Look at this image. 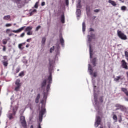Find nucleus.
<instances>
[{"mask_svg":"<svg viewBox=\"0 0 128 128\" xmlns=\"http://www.w3.org/2000/svg\"><path fill=\"white\" fill-rule=\"evenodd\" d=\"M122 68H124V70H128V63L126 62L124 60H122Z\"/></svg>","mask_w":128,"mask_h":128,"instance_id":"nucleus-7","label":"nucleus"},{"mask_svg":"<svg viewBox=\"0 0 128 128\" xmlns=\"http://www.w3.org/2000/svg\"><path fill=\"white\" fill-rule=\"evenodd\" d=\"M120 110L122 112H124V110H126V107H124V106L121 105V107L120 108Z\"/></svg>","mask_w":128,"mask_h":128,"instance_id":"nucleus-28","label":"nucleus"},{"mask_svg":"<svg viewBox=\"0 0 128 128\" xmlns=\"http://www.w3.org/2000/svg\"><path fill=\"white\" fill-rule=\"evenodd\" d=\"M11 31H12V30H10V29H8L6 30V32L7 34H8L9 32H10Z\"/></svg>","mask_w":128,"mask_h":128,"instance_id":"nucleus-48","label":"nucleus"},{"mask_svg":"<svg viewBox=\"0 0 128 128\" xmlns=\"http://www.w3.org/2000/svg\"><path fill=\"white\" fill-rule=\"evenodd\" d=\"M16 86H22V84L20 83V79L16 80Z\"/></svg>","mask_w":128,"mask_h":128,"instance_id":"nucleus-20","label":"nucleus"},{"mask_svg":"<svg viewBox=\"0 0 128 128\" xmlns=\"http://www.w3.org/2000/svg\"><path fill=\"white\" fill-rule=\"evenodd\" d=\"M60 42L62 46H64V38H62V34L60 36Z\"/></svg>","mask_w":128,"mask_h":128,"instance_id":"nucleus-9","label":"nucleus"},{"mask_svg":"<svg viewBox=\"0 0 128 128\" xmlns=\"http://www.w3.org/2000/svg\"><path fill=\"white\" fill-rule=\"evenodd\" d=\"M113 120L116 121V122H118V116L114 115L113 116Z\"/></svg>","mask_w":128,"mask_h":128,"instance_id":"nucleus-32","label":"nucleus"},{"mask_svg":"<svg viewBox=\"0 0 128 128\" xmlns=\"http://www.w3.org/2000/svg\"><path fill=\"white\" fill-rule=\"evenodd\" d=\"M19 76H20V78H22V76H24V72H21L19 74Z\"/></svg>","mask_w":128,"mask_h":128,"instance_id":"nucleus-33","label":"nucleus"},{"mask_svg":"<svg viewBox=\"0 0 128 128\" xmlns=\"http://www.w3.org/2000/svg\"><path fill=\"white\" fill-rule=\"evenodd\" d=\"M121 10H122L126 11V6H123L122 7Z\"/></svg>","mask_w":128,"mask_h":128,"instance_id":"nucleus-37","label":"nucleus"},{"mask_svg":"<svg viewBox=\"0 0 128 128\" xmlns=\"http://www.w3.org/2000/svg\"><path fill=\"white\" fill-rule=\"evenodd\" d=\"M125 56H126V58H128V52H125Z\"/></svg>","mask_w":128,"mask_h":128,"instance_id":"nucleus-49","label":"nucleus"},{"mask_svg":"<svg viewBox=\"0 0 128 128\" xmlns=\"http://www.w3.org/2000/svg\"><path fill=\"white\" fill-rule=\"evenodd\" d=\"M2 108H0V118L2 116Z\"/></svg>","mask_w":128,"mask_h":128,"instance_id":"nucleus-46","label":"nucleus"},{"mask_svg":"<svg viewBox=\"0 0 128 128\" xmlns=\"http://www.w3.org/2000/svg\"><path fill=\"white\" fill-rule=\"evenodd\" d=\"M12 114H10L8 116V118H10V120H12L14 118V116H12Z\"/></svg>","mask_w":128,"mask_h":128,"instance_id":"nucleus-36","label":"nucleus"},{"mask_svg":"<svg viewBox=\"0 0 128 128\" xmlns=\"http://www.w3.org/2000/svg\"><path fill=\"white\" fill-rule=\"evenodd\" d=\"M55 48L54 46L52 48H50V53L52 54V52H54Z\"/></svg>","mask_w":128,"mask_h":128,"instance_id":"nucleus-35","label":"nucleus"},{"mask_svg":"<svg viewBox=\"0 0 128 128\" xmlns=\"http://www.w3.org/2000/svg\"><path fill=\"white\" fill-rule=\"evenodd\" d=\"M3 20H10V22L12 21V16H6L4 17Z\"/></svg>","mask_w":128,"mask_h":128,"instance_id":"nucleus-12","label":"nucleus"},{"mask_svg":"<svg viewBox=\"0 0 128 128\" xmlns=\"http://www.w3.org/2000/svg\"><path fill=\"white\" fill-rule=\"evenodd\" d=\"M76 14L78 18H80V15L82 14V10H80V9L77 10Z\"/></svg>","mask_w":128,"mask_h":128,"instance_id":"nucleus-21","label":"nucleus"},{"mask_svg":"<svg viewBox=\"0 0 128 128\" xmlns=\"http://www.w3.org/2000/svg\"><path fill=\"white\" fill-rule=\"evenodd\" d=\"M38 128H42V126H40V124H39Z\"/></svg>","mask_w":128,"mask_h":128,"instance_id":"nucleus-60","label":"nucleus"},{"mask_svg":"<svg viewBox=\"0 0 128 128\" xmlns=\"http://www.w3.org/2000/svg\"><path fill=\"white\" fill-rule=\"evenodd\" d=\"M3 48V52H6V46H2Z\"/></svg>","mask_w":128,"mask_h":128,"instance_id":"nucleus-43","label":"nucleus"},{"mask_svg":"<svg viewBox=\"0 0 128 128\" xmlns=\"http://www.w3.org/2000/svg\"><path fill=\"white\" fill-rule=\"evenodd\" d=\"M97 99H96V97H95V102H96Z\"/></svg>","mask_w":128,"mask_h":128,"instance_id":"nucleus-63","label":"nucleus"},{"mask_svg":"<svg viewBox=\"0 0 128 128\" xmlns=\"http://www.w3.org/2000/svg\"><path fill=\"white\" fill-rule=\"evenodd\" d=\"M46 38L45 37L43 38L42 39V44H46Z\"/></svg>","mask_w":128,"mask_h":128,"instance_id":"nucleus-27","label":"nucleus"},{"mask_svg":"<svg viewBox=\"0 0 128 128\" xmlns=\"http://www.w3.org/2000/svg\"><path fill=\"white\" fill-rule=\"evenodd\" d=\"M61 22L62 24H64V22H66V17L64 16V14L61 16Z\"/></svg>","mask_w":128,"mask_h":128,"instance_id":"nucleus-17","label":"nucleus"},{"mask_svg":"<svg viewBox=\"0 0 128 128\" xmlns=\"http://www.w3.org/2000/svg\"><path fill=\"white\" fill-rule=\"evenodd\" d=\"M88 42H92V40H96V35L94 34H92L91 36H88Z\"/></svg>","mask_w":128,"mask_h":128,"instance_id":"nucleus-10","label":"nucleus"},{"mask_svg":"<svg viewBox=\"0 0 128 128\" xmlns=\"http://www.w3.org/2000/svg\"><path fill=\"white\" fill-rule=\"evenodd\" d=\"M24 44H26V43H23V44H19L18 48H19L20 50H24V48H22V47L23 46Z\"/></svg>","mask_w":128,"mask_h":128,"instance_id":"nucleus-29","label":"nucleus"},{"mask_svg":"<svg viewBox=\"0 0 128 128\" xmlns=\"http://www.w3.org/2000/svg\"><path fill=\"white\" fill-rule=\"evenodd\" d=\"M92 64L94 66H96V58H95L92 60Z\"/></svg>","mask_w":128,"mask_h":128,"instance_id":"nucleus-26","label":"nucleus"},{"mask_svg":"<svg viewBox=\"0 0 128 128\" xmlns=\"http://www.w3.org/2000/svg\"><path fill=\"white\" fill-rule=\"evenodd\" d=\"M100 102H104V97L103 96L100 97Z\"/></svg>","mask_w":128,"mask_h":128,"instance_id":"nucleus-42","label":"nucleus"},{"mask_svg":"<svg viewBox=\"0 0 128 128\" xmlns=\"http://www.w3.org/2000/svg\"><path fill=\"white\" fill-rule=\"evenodd\" d=\"M118 36H119L120 38L122 40H128V37L124 34L122 32V31L118 30Z\"/></svg>","mask_w":128,"mask_h":128,"instance_id":"nucleus-2","label":"nucleus"},{"mask_svg":"<svg viewBox=\"0 0 128 128\" xmlns=\"http://www.w3.org/2000/svg\"><path fill=\"white\" fill-rule=\"evenodd\" d=\"M14 2L18 4V6H22L23 2L22 0H14Z\"/></svg>","mask_w":128,"mask_h":128,"instance_id":"nucleus-16","label":"nucleus"},{"mask_svg":"<svg viewBox=\"0 0 128 128\" xmlns=\"http://www.w3.org/2000/svg\"><path fill=\"white\" fill-rule=\"evenodd\" d=\"M32 26H28L26 28L25 32H27V36H32L34 32H32Z\"/></svg>","mask_w":128,"mask_h":128,"instance_id":"nucleus-5","label":"nucleus"},{"mask_svg":"<svg viewBox=\"0 0 128 128\" xmlns=\"http://www.w3.org/2000/svg\"><path fill=\"white\" fill-rule=\"evenodd\" d=\"M35 8H38V3L36 2L34 6Z\"/></svg>","mask_w":128,"mask_h":128,"instance_id":"nucleus-41","label":"nucleus"},{"mask_svg":"<svg viewBox=\"0 0 128 128\" xmlns=\"http://www.w3.org/2000/svg\"><path fill=\"white\" fill-rule=\"evenodd\" d=\"M126 100L127 102H128V99H126Z\"/></svg>","mask_w":128,"mask_h":128,"instance_id":"nucleus-64","label":"nucleus"},{"mask_svg":"<svg viewBox=\"0 0 128 128\" xmlns=\"http://www.w3.org/2000/svg\"><path fill=\"white\" fill-rule=\"evenodd\" d=\"M36 12H38V10H30V16H34V14H36Z\"/></svg>","mask_w":128,"mask_h":128,"instance_id":"nucleus-11","label":"nucleus"},{"mask_svg":"<svg viewBox=\"0 0 128 128\" xmlns=\"http://www.w3.org/2000/svg\"><path fill=\"white\" fill-rule=\"evenodd\" d=\"M101 122H102V119L100 118V117L97 116L96 121L95 124V126H96V128H98V126H100V124Z\"/></svg>","mask_w":128,"mask_h":128,"instance_id":"nucleus-6","label":"nucleus"},{"mask_svg":"<svg viewBox=\"0 0 128 128\" xmlns=\"http://www.w3.org/2000/svg\"><path fill=\"white\" fill-rule=\"evenodd\" d=\"M26 36V33H22L21 35H20V37H21V38H24V36Z\"/></svg>","mask_w":128,"mask_h":128,"instance_id":"nucleus-47","label":"nucleus"},{"mask_svg":"<svg viewBox=\"0 0 128 128\" xmlns=\"http://www.w3.org/2000/svg\"><path fill=\"white\" fill-rule=\"evenodd\" d=\"M8 44V40H3V44Z\"/></svg>","mask_w":128,"mask_h":128,"instance_id":"nucleus-44","label":"nucleus"},{"mask_svg":"<svg viewBox=\"0 0 128 128\" xmlns=\"http://www.w3.org/2000/svg\"><path fill=\"white\" fill-rule=\"evenodd\" d=\"M26 48H30V45H29V44H27V45L26 46Z\"/></svg>","mask_w":128,"mask_h":128,"instance_id":"nucleus-59","label":"nucleus"},{"mask_svg":"<svg viewBox=\"0 0 128 128\" xmlns=\"http://www.w3.org/2000/svg\"><path fill=\"white\" fill-rule=\"evenodd\" d=\"M97 76H98V75L96 74V73L95 72V73L94 74V78H96Z\"/></svg>","mask_w":128,"mask_h":128,"instance_id":"nucleus-55","label":"nucleus"},{"mask_svg":"<svg viewBox=\"0 0 128 128\" xmlns=\"http://www.w3.org/2000/svg\"><path fill=\"white\" fill-rule=\"evenodd\" d=\"M109 4H110L113 6H116V3L114 2V1H112V0H110L108 1Z\"/></svg>","mask_w":128,"mask_h":128,"instance_id":"nucleus-19","label":"nucleus"},{"mask_svg":"<svg viewBox=\"0 0 128 128\" xmlns=\"http://www.w3.org/2000/svg\"><path fill=\"white\" fill-rule=\"evenodd\" d=\"M94 12L98 13V12H100V10H94Z\"/></svg>","mask_w":128,"mask_h":128,"instance_id":"nucleus-53","label":"nucleus"},{"mask_svg":"<svg viewBox=\"0 0 128 128\" xmlns=\"http://www.w3.org/2000/svg\"><path fill=\"white\" fill-rule=\"evenodd\" d=\"M14 36V34H12L9 35V36Z\"/></svg>","mask_w":128,"mask_h":128,"instance_id":"nucleus-61","label":"nucleus"},{"mask_svg":"<svg viewBox=\"0 0 128 128\" xmlns=\"http://www.w3.org/2000/svg\"><path fill=\"white\" fill-rule=\"evenodd\" d=\"M3 65L6 68H8V60H3L2 62Z\"/></svg>","mask_w":128,"mask_h":128,"instance_id":"nucleus-13","label":"nucleus"},{"mask_svg":"<svg viewBox=\"0 0 128 128\" xmlns=\"http://www.w3.org/2000/svg\"><path fill=\"white\" fill-rule=\"evenodd\" d=\"M30 110H32V108L30 107Z\"/></svg>","mask_w":128,"mask_h":128,"instance_id":"nucleus-62","label":"nucleus"},{"mask_svg":"<svg viewBox=\"0 0 128 128\" xmlns=\"http://www.w3.org/2000/svg\"><path fill=\"white\" fill-rule=\"evenodd\" d=\"M3 58H4V60H8V56H4L3 57Z\"/></svg>","mask_w":128,"mask_h":128,"instance_id":"nucleus-51","label":"nucleus"},{"mask_svg":"<svg viewBox=\"0 0 128 128\" xmlns=\"http://www.w3.org/2000/svg\"><path fill=\"white\" fill-rule=\"evenodd\" d=\"M89 70L90 74L92 76V74H94V70H92V66H90V64H89Z\"/></svg>","mask_w":128,"mask_h":128,"instance_id":"nucleus-24","label":"nucleus"},{"mask_svg":"<svg viewBox=\"0 0 128 128\" xmlns=\"http://www.w3.org/2000/svg\"><path fill=\"white\" fill-rule=\"evenodd\" d=\"M20 72V68H17L16 69V74H18Z\"/></svg>","mask_w":128,"mask_h":128,"instance_id":"nucleus-38","label":"nucleus"},{"mask_svg":"<svg viewBox=\"0 0 128 128\" xmlns=\"http://www.w3.org/2000/svg\"><path fill=\"white\" fill-rule=\"evenodd\" d=\"M46 6V2H42V6Z\"/></svg>","mask_w":128,"mask_h":128,"instance_id":"nucleus-52","label":"nucleus"},{"mask_svg":"<svg viewBox=\"0 0 128 128\" xmlns=\"http://www.w3.org/2000/svg\"><path fill=\"white\" fill-rule=\"evenodd\" d=\"M115 106H116V108H117L116 109V110H120V108L122 106V105H120V104H116Z\"/></svg>","mask_w":128,"mask_h":128,"instance_id":"nucleus-22","label":"nucleus"},{"mask_svg":"<svg viewBox=\"0 0 128 128\" xmlns=\"http://www.w3.org/2000/svg\"><path fill=\"white\" fill-rule=\"evenodd\" d=\"M86 22H84L82 24V30H83L84 32H86Z\"/></svg>","mask_w":128,"mask_h":128,"instance_id":"nucleus-25","label":"nucleus"},{"mask_svg":"<svg viewBox=\"0 0 128 128\" xmlns=\"http://www.w3.org/2000/svg\"><path fill=\"white\" fill-rule=\"evenodd\" d=\"M90 32H94V30L92 28H90Z\"/></svg>","mask_w":128,"mask_h":128,"instance_id":"nucleus-58","label":"nucleus"},{"mask_svg":"<svg viewBox=\"0 0 128 128\" xmlns=\"http://www.w3.org/2000/svg\"><path fill=\"white\" fill-rule=\"evenodd\" d=\"M32 40V38L27 40V42H30V40Z\"/></svg>","mask_w":128,"mask_h":128,"instance_id":"nucleus-57","label":"nucleus"},{"mask_svg":"<svg viewBox=\"0 0 128 128\" xmlns=\"http://www.w3.org/2000/svg\"><path fill=\"white\" fill-rule=\"evenodd\" d=\"M18 106H15L13 108V114H14V116H16V112H18Z\"/></svg>","mask_w":128,"mask_h":128,"instance_id":"nucleus-14","label":"nucleus"},{"mask_svg":"<svg viewBox=\"0 0 128 128\" xmlns=\"http://www.w3.org/2000/svg\"><path fill=\"white\" fill-rule=\"evenodd\" d=\"M122 92H124L126 96H128V89L126 88H121Z\"/></svg>","mask_w":128,"mask_h":128,"instance_id":"nucleus-15","label":"nucleus"},{"mask_svg":"<svg viewBox=\"0 0 128 128\" xmlns=\"http://www.w3.org/2000/svg\"><path fill=\"white\" fill-rule=\"evenodd\" d=\"M42 28V26H38L36 28V32H38V30H40V28Z\"/></svg>","mask_w":128,"mask_h":128,"instance_id":"nucleus-39","label":"nucleus"},{"mask_svg":"<svg viewBox=\"0 0 128 128\" xmlns=\"http://www.w3.org/2000/svg\"><path fill=\"white\" fill-rule=\"evenodd\" d=\"M120 80H124V78H122V76H119L116 77V78H114V81L118 82Z\"/></svg>","mask_w":128,"mask_h":128,"instance_id":"nucleus-18","label":"nucleus"},{"mask_svg":"<svg viewBox=\"0 0 128 128\" xmlns=\"http://www.w3.org/2000/svg\"><path fill=\"white\" fill-rule=\"evenodd\" d=\"M40 94H38L36 100H40Z\"/></svg>","mask_w":128,"mask_h":128,"instance_id":"nucleus-40","label":"nucleus"},{"mask_svg":"<svg viewBox=\"0 0 128 128\" xmlns=\"http://www.w3.org/2000/svg\"><path fill=\"white\" fill-rule=\"evenodd\" d=\"M46 108H44V107H42V110L40 111L39 114L40 120H42L44 116V114H46Z\"/></svg>","mask_w":128,"mask_h":128,"instance_id":"nucleus-3","label":"nucleus"},{"mask_svg":"<svg viewBox=\"0 0 128 128\" xmlns=\"http://www.w3.org/2000/svg\"><path fill=\"white\" fill-rule=\"evenodd\" d=\"M82 1L78 0V4H77V8H82V4H80Z\"/></svg>","mask_w":128,"mask_h":128,"instance_id":"nucleus-23","label":"nucleus"},{"mask_svg":"<svg viewBox=\"0 0 128 128\" xmlns=\"http://www.w3.org/2000/svg\"><path fill=\"white\" fill-rule=\"evenodd\" d=\"M36 104H38V102H40V100L36 99Z\"/></svg>","mask_w":128,"mask_h":128,"instance_id":"nucleus-54","label":"nucleus"},{"mask_svg":"<svg viewBox=\"0 0 128 128\" xmlns=\"http://www.w3.org/2000/svg\"><path fill=\"white\" fill-rule=\"evenodd\" d=\"M86 10L87 14H88L90 12V8L88 6L86 8Z\"/></svg>","mask_w":128,"mask_h":128,"instance_id":"nucleus-31","label":"nucleus"},{"mask_svg":"<svg viewBox=\"0 0 128 128\" xmlns=\"http://www.w3.org/2000/svg\"><path fill=\"white\" fill-rule=\"evenodd\" d=\"M6 28H10V26H12V24H6Z\"/></svg>","mask_w":128,"mask_h":128,"instance_id":"nucleus-45","label":"nucleus"},{"mask_svg":"<svg viewBox=\"0 0 128 128\" xmlns=\"http://www.w3.org/2000/svg\"><path fill=\"white\" fill-rule=\"evenodd\" d=\"M24 28H26V26L22 27V28H20L18 30H12V32H14V34H20V32H22V30H24Z\"/></svg>","mask_w":128,"mask_h":128,"instance_id":"nucleus-8","label":"nucleus"},{"mask_svg":"<svg viewBox=\"0 0 128 128\" xmlns=\"http://www.w3.org/2000/svg\"><path fill=\"white\" fill-rule=\"evenodd\" d=\"M108 128H112V124H110V123H108Z\"/></svg>","mask_w":128,"mask_h":128,"instance_id":"nucleus-50","label":"nucleus"},{"mask_svg":"<svg viewBox=\"0 0 128 128\" xmlns=\"http://www.w3.org/2000/svg\"><path fill=\"white\" fill-rule=\"evenodd\" d=\"M20 86H16V87L15 88L16 92H18L20 90Z\"/></svg>","mask_w":128,"mask_h":128,"instance_id":"nucleus-34","label":"nucleus"},{"mask_svg":"<svg viewBox=\"0 0 128 128\" xmlns=\"http://www.w3.org/2000/svg\"><path fill=\"white\" fill-rule=\"evenodd\" d=\"M90 58H92V46H90Z\"/></svg>","mask_w":128,"mask_h":128,"instance_id":"nucleus-30","label":"nucleus"},{"mask_svg":"<svg viewBox=\"0 0 128 128\" xmlns=\"http://www.w3.org/2000/svg\"><path fill=\"white\" fill-rule=\"evenodd\" d=\"M50 62V68H49V72L50 74V76H49L48 79L44 80L42 84V88L44 90V88L46 86V82L48 83V85L46 90L44 91V98L41 101V104L44 106L46 104V100L48 98V92L50 90V84H52V70H54V68H52V61L49 60Z\"/></svg>","mask_w":128,"mask_h":128,"instance_id":"nucleus-1","label":"nucleus"},{"mask_svg":"<svg viewBox=\"0 0 128 128\" xmlns=\"http://www.w3.org/2000/svg\"><path fill=\"white\" fill-rule=\"evenodd\" d=\"M20 122L23 128H28V125L26 124V117L24 116H22L20 117Z\"/></svg>","mask_w":128,"mask_h":128,"instance_id":"nucleus-4","label":"nucleus"},{"mask_svg":"<svg viewBox=\"0 0 128 128\" xmlns=\"http://www.w3.org/2000/svg\"><path fill=\"white\" fill-rule=\"evenodd\" d=\"M68 4H69L68 1H66V6H68Z\"/></svg>","mask_w":128,"mask_h":128,"instance_id":"nucleus-56","label":"nucleus"}]
</instances>
